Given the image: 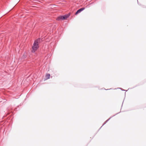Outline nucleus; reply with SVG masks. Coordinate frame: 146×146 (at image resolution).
I'll return each mask as SVG.
<instances>
[{"instance_id": "4", "label": "nucleus", "mask_w": 146, "mask_h": 146, "mask_svg": "<svg viewBox=\"0 0 146 146\" xmlns=\"http://www.w3.org/2000/svg\"><path fill=\"white\" fill-rule=\"evenodd\" d=\"M50 74H47L46 76V79H49L50 78Z\"/></svg>"}, {"instance_id": "1", "label": "nucleus", "mask_w": 146, "mask_h": 146, "mask_svg": "<svg viewBox=\"0 0 146 146\" xmlns=\"http://www.w3.org/2000/svg\"><path fill=\"white\" fill-rule=\"evenodd\" d=\"M41 40L39 38L36 40L35 41L32 47V52H35L38 48V44L40 42Z\"/></svg>"}, {"instance_id": "3", "label": "nucleus", "mask_w": 146, "mask_h": 146, "mask_svg": "<svg viewBox=\"0 0 146 146\" xmlns=\"http://www.w3.org/2000/svg\"><path fill=\"white\" fill-rule=\"evenodd\" d=\"M85 8H84V7H83V8H80V9H78L77 11L76 12V13H75V15H77V14H78V13H80V12H81L82 11H83V10H84V9H85Z\"/></svg>"}, {"instance_id": "5", "label": "nucleus", "mask_w": 146, "mask_h": 146, "mask_svg": "<svg viewBox=\"0 0 146 146\" xmlns=\"http://www.w3.org/2000/svg\"><path fill=\"white\" fill-rule=\"evenodd\" d=\"M109 120V119H108V120H107L105 122V123H104V124L106 123L107 121H108Z\"/></svg>"}, {"instance_id": "2", "label": "nucleus", "mask_w": 146, "mask_h": 146, "mask_svg": "<svg viewBox=\"0 0 146 146\" xmlns=\"http://www.w3.org/2000/svg\"><path fill=\"white\" fill-rule=\"evenodd\" d=\"M70 16L69 15L67 14L66 15L63 16H61L58 17L57 19L58 20H64L68 18Z\"/></svg>"}]
</instances>
